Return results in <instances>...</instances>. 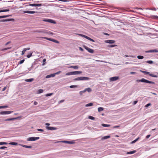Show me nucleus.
I'll list each match as a JSON object with an SVG mask.
<instances>
[{"instance_id":"nucleus-1","label":"nucleus","mask_w":158,"mask_h":158,"mask_svg":"<svg viewBox=\"0 0 158 158\" xmlns=\"http://www.w3.org/2000/svg\"><path fill=\"white\" fill-rule=\"evenodd\" d=\"M136 81V82H145V83H150V84H155V83L154 82L152 81H148L147 80H146V79H144V78H142L141 79H140V80L138 79V80H137Z\"/></svg>"},{"instance_id":"nucleus-2","label":"nucleus","mask_w":158,"mask_h":158,"mask_svg":"<svg viewBox=\"0 0 158 158\" xmlns=\"http://www.w3.org/2000/svg\"><path fill=\"white\" fill-rule=\"evenodd\" d=\"M78 35H79V36H81V37H84L85 38L88 40L93 42H94V40L91 39V38H89V37L86 35H85L81 34H78Z\"/></svg>"},{"instance_id":"nucleus-3","label":"nucleus","mask_w":158,"mask_h":158,"mask_svg":"<svg viewBox=\"0 0 158 158\" xmlns=\"http://www.w3.org/2000/svg\"><path fill=\"white\" fill-rule=\"evenodd\" d=\"M40 139L39 137H31L27 138V140L28 141H33L38 140Z\"/></svg>"},{"instance_id":"nucleus-4","label":"nucleus","mask_w":158,"mask_h":158,"mask_svg":"<svg viewBox=\"0 0 158 158\" xmlns=\"http://www.w3.org/2000/svg\"><path fill=\"white\" fill-rule=\"evenodd\" d=\"M83 47L86 49V50L89 52L90 53H93L94 52V51L93 49H90L88 48V47L83 45Z\"/></svg>"},{"instance_id":"nucleus-5","label":"nucleus","mask_w":158,"mask_h":158,"mask_svg":"<svg viewBox=\"0 0 158 158\" xmlns=\"http://www.w3.org/2000/svg\"><path fill=\"white\" fill-rule=\"evenodd\" d=\"M43 21L44 22H48L52 23L55 24L56 23V22L55 21L50 19H44L43 20Z\"/></svg>"},{"instance_id":"nucleus-6","label":"nucleus","mask_w":158,"mask_h":158,"mask_svg":"<svg viewBox=\"0 0 158 158\" xmlns=\"http://www.w3.org/2000/svg\"><path fill=\"white\" fill-rule=\"evenodd\" d=\"M44 39H45L46 40H48L52 41L56 43L59 44V42L58 41L54 39H52L48 38H47V37H44Z\"/></svg>"},{"instance_id":"nucleus-7","label":"nucleus","mask_w":158,"mask_h":158,"mask_svg":"<svg viewBox=\"0 0 158 158\" xmlns=\"http://www.w3.org/2000/svg\"><path fill=\"white\" fill-rule=\"evenodd\" d=\"M23 12L24 13H29V14H34V13H40V12H37V11H23Z\"/></svg>"},{"instance_id":"nucleus-8","label":"nucleus","mask_w":158,"mask_h":158,"mask_svg":"<svg viewBox=\"0 0 158 158\" xmlns=\"http://www.w3.org/2000/svg\"><path fill=\"white\" fill-rule=\"evenodd\" d=\"M10 111H2L0 112V114H9L11 113Z\"/></svg>"},{"instance_id":"nucleus-9","label":"nucleus","mask_w":158,"mask_h":158,"mask_svg":"<svg viewBox=\"0 0 158 158\" xmlns=\"http://www.w3.org/2000/svg\"><path fill=\"white\" fill-rule=\"evenodd\" d=\"M144 74H148L150 76H151V77H157V75H155L152 74H150L149 72H147V71L145 72Z\"/></svg>"},{"instance_id":"nucleus-10","label":"nucleus","mask_w":158,"mask_h":158,"mask_svg":"<svg viewBox=\"0 0 158 158\" xmlns=\"http://www.w3.org/2000/svg\"><path fill=\"white\" fill-rule=\"evenodd\" d=\"M80 77V81L81 80H89V78L88 77Z\"/></svg>"},{"instance_id":"nucleus-11","label":"nucleus","mask_w":158,"mask_h":158,"mask_svg":"<svg viewBox=\"0 0 158 158\" xmlns=\"http://www.w3.org/2000/svg\"><path fill=\"white\" fill-rule=\"evenodd\" d=\"M118 78L119 77H113L110 78V81H114L117 80Z\"/></svg>"},{"instance_id":"nucleus-12","label":"nucleus","mask_w":158,"mask_h":158,"mask_svg":"<svg viewBox=\"0 0 158 158\" xmlns=\"http://www.w3.org/2000/svg\"><path fill=\"white\" fill-rule=\"evenodd\" d=\"M29 6H42V4H30Z\"/></svg>"},{"instance_id":"nucleus-13","label":"nucleus","mask_w":158,"mask_h":158,"mask_svg":"<svg viewBox=\"0 0 158 158\" xmlns=\"http://www.w3.org/2000/svg\"><path fill=\"white\" fill-rule=\"evenodd\" d=\"M105 42L109 44H114L115 42V41L113 40H107L105 41Z\"/></svg>"},{"instance_id":"nucleus-14","label":"nucleus","mask_w":158,"mask_h":158,"mask_svg":"<svg viewBox=\"0 0 158 158\" xmlns=\"http://www.w3.org/2000/svg\"><path fill=\"white\" fill-rule=\"evenodd\" d=\"M46 128L48 130H55L56 129V128L55 127L48 126L46 127Z\"/></svg>"},{"instance_id":"nucleus-15","label":"nucleus","mask_w":158,"mask_h":158,"mask_svg":"<svg viewBox=\"0 0 158 158\" xmlns=\"http://www.w3.org/2000/svg\"><path fill=\"white\" fill-rule=\"evenodd\" d=\"M73 72V75L80 74L82 73L81 71H76Z\"/></svg>"},{"instance_id":"nucleus-16","label":"nucleus","mask_w":158,"mask_h":158,"mask_svg":"<svg viewBox=\"0 0 158 158\" xmlns=\"http://www.w3.org/2000/svg\"><path fill=\"white\" fill-rule=\"evenodd\" d=\"M61 142L62 143H66L68 144H73L74 143V142L72 141H61Z\"/></svg>"},{"instance_id":"nucleus-17","label":"nucleus","mask_w":158,"mask_h":158,"mask_svg":"<svg viewBox=\"0 0 158 158\" xmlns=\"http://www.w3.org/2000/svg\"><path fill=\"white\" fill-rule=\"evenodd\" d=\"M30 49V48H24L23 49V50L22 51V55H23L24 54L25 52L27 51V50H29Z\"/></svg>"},{"instance_id":"nucleus-18","label":"nucleus","mask_w":158,"mask_h":158,"mask_svg":"<svg viewBox=\"0 0 158 158\" xmlns=\"http://www.w3.org/2000/svg\"><path fill=\"white\" fill-rule=\"evenodd\" d=\"M158 52V50L155 49L153 50H150L148 51L147 52Z\"/></svg>"},{"instance_id":"nucleus-19","label":"nucleus","mask_w":158,"mask_h":158,"mask_svg":"<svg viewBox=\"0 0 158 158\" xmlns=\"http://www.w3.org/2000/svg\"><path fill=\"white\" fill-rule=\"evenodd\" d=\"M85 92H86V91H88V92H90L92 90L90 88H87L85 89L84 90Z\"/></svg>"},{"instance_id":"nucleus-20","label":"nucleus","mask_w":158,"mask_h":158,"mask_svg":"<svg viewBox=\"0 0 158 158\" xmlns=\"http://www.w3.org/2000/svg\"><path fill=\"white\" fill-rule=\"evenodd\" d=\"M18 118L19 117H18ZM17 118H8L7 119H6L5 120V121H11V120H13Z\"/></svg>"},{"instance_id":"nucleus-21","label":"nucleus","mask_w":158,"mask_h":158,"mask_svg":"<svg viewBox=\"0 0 158 158\" xmlns=\"http://www.w3.org/2000/svg\"><path fill=\"white\" fill-rule=\"evenodd\" d=\"M14 19H6L5 20H3V21H14Z\"/></svg>"},{"instance_id":"nucleus-22","label":"nucleus","mask_w":158,"mask_h":158,"mask_svg":"<svg viewBox=\"0 0 158 158\" xmlns=\"http://www.w3.org/2000/svg\"><path fill=\"white\" fill-rule=\"evenodd\" d=\"M73 75V72H70L68 73H67L65 75L67 76L70 75Z\"/></svg>"},{"instance_id":"nucleus-23","label":"nucleus","mask_w":158,"mask_h":158,"mask_svg":"<svg viewBox=\"0 0 158 158\" xmlns=\"http://www.w3.org/2000/svg\"><path fill=\"white\" fill-rule=\"evenodd\" d=\"M10 16V15H3V16H0V19L4 18H6L9 17Z\"/></svg>"},{"instance_id":"nucleus-24","label":"nucleus","mask_w":158,"mask_h":158,"mask_svg":"<svg viewBox=\"0 0 158 158\" xmlns=\"http://www.w3.org/2000/svg\"><path fill=\"white\" fill-rule=\"evenodd\" d=\"M110 137V136H104L102 138V140L105 139L109 138Z\"/></svg>"},{"instance_id":"nucleus-25","label":"nucleus","mask_w":158,"mask_h":158,"mask_svg":"<svg viewBox=\"0 0 158 158\" xmlns=\"http://www.w3.org/2000/svg\"><path fill=\"white\" fill-rule=\"evenodd\" d=\"M93 105V104L92 103H90L88 104H87L85 105L86 107L90 106H92Z\"/></svg>"},{"instance_id":"nucleus-26","label":"nucleus","mask_w":158,"mask_h":158,"mask_svg":"<svg viewBox=\"0 0 158 158\" xmlns=\"http://www.w3.org/2000/svg\"><path fill=\"white\" fill-rule=\"evenodd\" d=\"M33 80V78H31L29 79H27L25 80V81L27 82H31Z\"/></svg>"},{"instance_id":"nucleus-27","label":"nucleus","mask_w":158,"mask_h":158,"mask_svg":"<svg viewBox=\"0 0 158 158\" xmlns=\"http://www.w3.org/2000/svg\"><path fill=\"white\" fill-rule=\"evenodd\" d=\"M69 68H73L74 69H77L78 68V66H71L69 67Z\"/></svg>"},{"instance_id":"nucleus-28","label":"nucleus","mask_w":158,"mask_h":158,"mask_svg":"<svg viewBox=\"0 0 158 158\" xmlns=\"http://www.w3.org/2000/svg\"><path fill=\"white\" fill-rule=\"evenodd\" d=\"M9 11V10L8 9H5V10H0V13L2 12H7Z\"/></svg>"},{"instance_id":"nucleus-29","label":"nucleus","mask_w":158,"mask_h":158,"mask_svg":"<svg viewBox=\"0 0 158 158\" xmlns=\"http://www.w3.org/2000/svg\"><path fill=\"white\" fill-rule=\"evenodd\" d=\"M136 152V151L135 150L130 151V152H128L127 154H133L135 153Z\"/></svg>"},{"instance_id":"nucleus-30","label":"nucleus","mask_w":158,"mask_h":158,"mask_svg":"<svg viewBox=\"0 0 158 158\" xmlns=\"http://www.w3.org/2000/svg\"><path fill=\"white\" fill-rule=\"evenodd\" d=\"M23 147L26 148H31L32 147L31 146H27L26 145H23L22 146Z\"/></svg>"},{"instance_id":"nucleus-31","label":"nucleus","mask_w":158,"mask_h":158,"mask_svg":"<svg viewBox=\"0 0 158 158\" xmlns=\"http://www.w3.org/2000/svg\"><path fill=\"white\" fill-rule=\"evenodd\" d=\"M103 108L102 107H99L98 108V111L99 112L103 111Z\"/></svg>"},{"instance_id":"nucleus-32","label":"nucleus","mask_w":158,"mask_h":158,"mask_svg":"<svg viewBox=\"0 0 158 158\" xmlns=\"http://www.w3.org/2000/svg\"><path fill=\"white\" fill-rule=\"evenodd\" d=\"M139 137H138V138H137L135 140L131 142V143H135V142H136L139 139Z\"/></svg>"},{"instance_id":"nucleus-33","label":"nucleus","mask_w":158,"mask_h":158,"mask_svg":"<svg viewBox=\"0 0 158 158\" xmlns=\"http://www.w3.org/2000/svg\"><path fill=\"white\" fill-rule=\"evenodd\" d=\"M102 126L104 127H109L110 126V125L109 124H102Z\"/></svg>"},{"instance_id":"nucleus-34","label":"nucleus","mask_w":158,"mask_h":158,"mask_svg":"<svg viewBox=\"0 0 158 158\" xmlns=\"http://www.w3.org/2000/svg\"><path fill=\"white\" fill-rule=\"evenodd\" d=\"M43 92V90L42 89H40L38 90V93L40 94Z\"/></svg>"},{"instance_id":"nucleus-35","label":"nucleus","mask_w":158,"mask_h":158,"mask_svg":"<svg viewBox=\"0 0 158 158\" xmlns=\"http://www.w3.org/2000/svg\"><path fill=\"white\" fill-rule=\"evenodd\" d=\"M137 58L139 59H143V56H137Z\"/></svg>"},{"instance_id":"nucleus-36","label":"nucleus","mask_w":158,"mask_h":158,"mask_svg":"<svg viewBox=\"0 0 158 158\" xmlns=\"http://www.w3.org/2000/svg\"><path fill=\"white\" fill-rule=\"evenodd\" d=\"M70 88H77L78 87L77 85H72L69 86Z\"/></svg>"},{"instance_id":"nucleus-37","label":"nucleus","mask_w":158,"mask_h":158,"mask_svg":"<svg viewBox=\"0 0 158 158\" xmlns=\"http://www.w3.org/2000/svg\"><path fill=\"white\" fill-rule=\"evenodd\" d=\"M9 144L14 145H16L17 144V143L15 142H11L9 143Z\"/></svg>"},{"instance_id":"nucleus-38","label":"nucleus","mask_w":158,"mask_h":158,"mask_svg":"<svg viewBox=\"0 0 158 158\" xmlns=\"http://www.w3.org/2000/svg\"><path fill=\"white\" fill-rule=\"evenodd\" d=\"M89 118L92 120H94L95 119L94 117L90 116H89Z\"/></svg>"},{"instance_id":"nucleus-39","label":"nucleus","mask_w":158,"mask_h":158,"mask_svg":"<svg viewBox=\"0 0 158 158\" xmlns=\"http://www.w3.org/2000/svg\"><path fill=\"white\" fill-rule=\"evenodd\" d=\"M32 52H31L27 55V58H29L30 57L32 56Z\"/></svg>"},{"instance_id":"nucleus-40","label":"nucleus","mask_w":158,"mask_h":158,"mask_svg":"<svg viewBox=\"0 0 158 158\" xmlns=\"http://www.w3.org/2000/svg\"><path fill=\"white\" fill-rule=\"evenodd\" d=\"M146 62L150 64H152L153 63V62L152 60H148L146 61Z\"/></svg>"},{"instance_id":"nucleus-41","label":"nucleus","mask_w":158,"mask_h":158,"mask_svg":"<svg viewBox=\"0 0 158 158\" xmlns=\"http://www.w3.org/2000/svg\"><path fill=\"white\" fill-rule=\"evenodd\" d=\"M24 61V60L23 59L21 60L18 63L19 64H21L23 63Z\"/></svg>"},{"instance_id":"nucleus-42","label":"nucleus","mask_w":158,"mask_h":158,"mask_svg":"<svg viewBox=\"0 0 158 158\" xmlns=\"http://www.w3.org/2000/svg\"><path fill=\"white\" fill-rule=\"evenodd\" d=\"M8 106H0V109L6 108Z\"/></svg>"},{"instance_id":"nucleus-43","label":"nucleus","mask_w":158,"mask_h":158,"mask_svg":"<svg viewBox=\"0 0 158 158\" xmlns=\"http://www.w3.org/2000/svg\"><path fill=\"white\" fill-rule=\"evenodd\" d=\"M7 143L5 142H0V145H3V144H6Z\"/></svg>"},{"instance_id":"nucleus-44","label":"nucleus","mask_w":158,"mask_h":158,"mask_svg":"<svg viewBox=\"0 0 158 158\" xmlns=\"http://www.w3.org/2000/svg\"><path fill=\"white\" fill-rule=\"evenodd\" d=\"M73 81H80V77H77V78H75L73 79Z\"/></svg>"},{"instance_id":"nucleus-45","label":"nucleus","mask_w":158,"mask_h":158,"mask_svg":"<svg viewBox=\"0 0 158 158\" xmlns=\"http://www.w3.org/2000/svg\"><path fill=\"white\" fill-rule=\"evenodd\" d=\"M85 92L84 91V90H83V91H80L79 92V94L81 95H82V93H85Z\"/></svg>"},{"instance_id":"nucleus-46","label":"nucleus","mask_w":158,"mask_h":158,"mask_svg":"<svg viewBox=\"0 0 158 158\" xmlns=\"http://www.w3.org/2000/svg\"><path fill=\"white\" fill-rule=\"evenodd\" d=\"M52 93H50V94H46V96H49L52 95Z\"/></svg>"},{"instance_id":"nucleus-47","label":"nucleus","mask_w":158,"mask_h":158,"mask_svg":"<svg viewBox=\"0 0 158 158\" xmlns=\"http://www.w3.org/2000/svg\"><path fill=\"white\" fill-rule=\"evenodd\" d=\"M50 75H51V77H55V76L56 74L55 73H54L51 74Z\"/></svg>"},{"instance_id":"nucleus-48","label":"nucleus","mask_w":158,"mask_h":158,"mask_svg":"<svg viewBox=\"0 0 158 158\" xmlns=\"http://www.w3.org/2000/svg\"><path fill=\"white\" fill-rule=\"evenodd\" d=\"M37 130L39 131H41V132L44 131V130L42 129H38Z\"/></svg>"},{"instance_id":"nucleus-49","label":"nucleus","mask_w":158,"mask_h":158,"mask_svg":"<svg viewBox=\"0 0 158 158\" xmlns=\"http://www.w3.org/2000/svg\"><path fill=\"white\" fill-rule=\"evenodd\" d=\"M7 147H0V149H3L5 148H6Z\"/></svg>"},{"instance_id":"nucleus-50","label":"nucleus","mask_w":158,"mask_h":158,"mask_svg":"<svg viewBox=\"0 0 158 158\" xmlns=\"http://www.w3.org/2000/svg\"><path fill=\"white\" fill-rule=\"evenodd\" d=\"M51 77V75H47L46 77V78H50Z\"/></svg>"},{"instance_id":"nucleus-51","label":"nucleus","mask_w":158,"mask_h":158,"mask_svg":"<svg viewBox=\"0 0 158 158\" xmlns=\"http://www.w3.org/2000/svg\"><path fill=\"white\" fill-rule=\"evenodd\" d=\"M116 46V45L112 44V45H110L109 47H114Z\"/></svg>"},{"instance_id":"nucleus-52","label":"nucleus","mask_w":158,"mask_h":158,"mask_svg":"<svg viewBox=\"0 0 158 158\" xmlns=\"http://www.w3.org/2000/svg\"><path fill=\"white\" fill-rule=\"evenodd\" d=\"M150 105H151V104L149 103H148L146 105H145V106L147 107H148Z\"/></svg>"},{"instance_id":"nucleus-53","label":"nucleus","mask_w":158,"mask_h":158,"mask_svg":"<svg viewBox=\"0 0 158 158\" xmlns=\"http://www.w3.org/2000/svg\"><path fill=\"white\" fill-rule=\"evenodd\" d=\"M79 49L80 51H83V49L82 48L80 47H79Z\"/></svg>"},{"instance_id":"nucleus-54","label":"nucleus","mask_w":158,"mask_h":158,"mask_svg":"<svg viewBox=\"0 0 158 158\" xmlns=\"http://www.w3.org/2000/svg\"><path fill=\"white\" fill-rule=\"evenodd\" d=\"M61 72V71H59L58 72L55 73L56 74H56H59Z\"/></svg>"},{"instance_id":"nucleus-55","label":"nucleus","mask_w":158,"mask_h":158,"mask_svg":"<svg viewBox=\"0 0 158 158\" xmlns=\"http://www.w3.org/2000/svg\"><path fill=\"white\" fill-rule=\"evenodd\" d=\"M151 136V135H147L146 136V138L147 139H148V138Z\"/></svg>"},{"instance_id":"nucleus-56","label":"nucleus","mask_w":158,"mask_h":158,"mask_svg":"<svg viewBox=\"0 0 158 158\" xmlns=\"http://www.w3.org/2000/svg\"><path fill=\"white\" fill-rule=\"evenodd\" d=\"M34 105H36L38 104V102H37L35 101L34 102Z\"/></svg>"},{"instance_id":"nucleus-57","label":"nucleus","mask_w":158,"mask_h":158,"mask_svg":"<svg viewBox=\"0 0 158 158\" xmlns=\"http://www.w3.org/2000/svg\"><path fill=\"white\" fill-rule=\"evenodd\" d=\"M10 48H6L4 49L3 50H7V49H10Z\"/></svg>"},{"instance_id":"nucleus-58","label":"nucleus","mask_w":158,"mask_h":158,"mask_svg":"<svg viewBox=\"0 0 158 158\" xmlns=\"http://www.w3.org/2000/svg\"><path fill=\"white\" fill-rule=\"evenodd\" d=\"M6 89V87H4L3 89H2V91H5Z\"/></svg>"},{"instance_id":"nucleus-59","label":"nucleus","mask_w":158,"mask_h":158,"mask_svg":"<svg viewBox=\"0 0 158 158\" xmlns=\"http://www.w3.org/2000/svg\"><path fill=\"white\" fill-rule=\"evenodd\" d=\"M137 102H138V101H134V105L136 104L137 103Z\"/></svg>"},{"instance_id":"nucleus-60","label":"nucleus","mask_w":158,"mask_h":158,"mask_svg":"<svg viewBox=\"0 0 158 158\" xmlns=\"http://www.w3.org/2000/svg\"><path fill=\"white\" fill-rule=\"evenodd\" d=\"M120 127L119 126H114L113 127V128H118Z\"/></svg>"},{"instance_id":"nucleus-61","label":"nucleus","mask_w":158,"mask_h":158,"mask_svg":"<svg viewBox=\"0 0 158 158\" xmlns=\"http://www.w3.org/2000/svg\"><path fill=\"white\" fill-rule=\"evenodd\" d=\"M45 125L47 126H49L50 125V124L48 123H45Z\"/></svg>"},{"instance_id":"nucleus-62","label":"nucleus","mask_w":158,"mask_h":158,"mask_svg":"<svg viewBox=\"0 0 158 158\" xmlns=\"http://www.w3.org/2000/svg\"><path fill=\"white\" fill-rule=\"evenodd\" d=\"M10 41H9V42H7L6 44H5V45H7V44H10Z\"/></svg>"},{"instance_id":"nucleus-63","label":"nucleus","mask_w":158,"mask_h":158,"mask_svg":"<svg viewBox=\"0 0 158 158\" xmlns=\"http://www.w3.org/2000/svg\"><path fill=\"white\" fill-rule=\"evenodd\" d=\"M130 74H135V72H131L130 73Z\"/></svg>"},{"instance_id":"nucleus-64","label":"nucleus","mask_w":158,"mask_h":158,"mask_svg":"<svg viewBox=\"0 0 158 158\" xmlns=\"http://www.w3.org/2000/svg\"><path fill=\"white\" fill-rule=\"evenodd\" d=\"M37 32L39 33H44V32L42 31H38Z\"/></svg>"}]
</instances>
